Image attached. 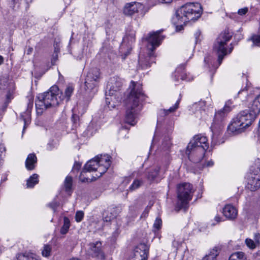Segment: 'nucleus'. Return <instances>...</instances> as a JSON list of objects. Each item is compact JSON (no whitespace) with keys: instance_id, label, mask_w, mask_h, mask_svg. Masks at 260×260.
<instances>
[{"instance_id":"obj_1","label":"nucleus","mask_w":260,"mask_h":260,"mask_svg":"<svg viewBox=\"0 0 260 260\" xmlns=\"http://www.w3.org/2000/svg\"><path fill=\"white\" fill-rule=\"evenodd\" d=\"M144 98L145 94L142 90V85L132 81L123 100V103L126 107L125 122L131 125L136 124V114L141 109V103Z\"/></svg>"},{"instance_id":"obj_2","label":"nucleus","mask_w":260,"mask_h":260,"mask_svg":"<svg viewBox=\"0 0 260 260\" xmlns=\"http://www.w3.org/2000/svg\"><path fill=\"white\" fill-rule=\"evenodd\" d=\"M203 12L202 6L199 3H187L176 10L172 18V23L175 26L176 31H180L183 29L186 22L189 20H196L199 18Z\"/></svg>"},{"instance_id":"obj_3","label":"nucleus","mask_w":260,"mask_h":260,"mask_svg":"<svg viewBox=\"0 0 260 260\" xmlns=\"http://www.w3.org/2000/svg\"><path fill=\"white\" fill-rule=\"evenodd\" d=\"M208 148L207 137L198 135L195 136L188 144L186 153L190 160L194 163L198 164L202 161Z\"/></svg>"},{"instance_id":"obj_4","label":"nucleus","mask_w":260,"mask_h":260,"mask_svg":"<svg viewBox=\"0 0 260 260\" xmlns=\"http://www.w3.org/2000/svg\"><path fill=\"white\" fill-rule=\"evenodd\" d=\"M59 90L57 86H52L49 90L37 96L36 106L37 108L47 109L51 106H56L60 103Z\"/></svg>"},{"instance_id":"obj_5","label":"nucleus","mask_w":260,"mask_h":260,"mask_svg":"<svg viewBox=\"0 0 260 260\" xmlns=\"http://www.w3.org/2000/svg\"><path fill=\"white\" fill-rule=\"evenodd\" d=\"M194 191L193 185L189 183H183L178 185V201L175 208L176 211L186 207L189 202L191 200Z\"/></svg>"},{"instance_id":"obj_6","label":"nucleus","mask_w":260,"mask_h":260,"mask_svg":"<svg viewBox=\"0 0 260 260\" xmlns=\"http://www.w3.org/2000/svg\"><path fill=\"white\" fill-rule=\"evenodd\" d=\"M232 37V34L229 30H225L221 32L216 39L214 45V50L218 55L219 65L221 64L224 57L228 54L226 47V43Z\"/></svg>"},{"instance_id":"obj_7","label":"nucleus","mask_w":260,"mask_h":260,"mask_svg":"<svg viewBox=\"0 0 260 260\" xmlns=\"http://www.w3.org/2000/svg\"><path fill=\"white\" fill-rule=\"evenodd\" d=\"M161 32V30H158L151 32L149 34V38H147V56H149L152 62H154L155 49L160 45L165 38L164 36L160 35Z\"/></svg>"},{"instance_id":"obj_8","label":"nucleus","mask_w":260,"mask_h":260,"mask_svg":"<svg viewBox=\"0 0 260 260\" xmlns=\"http://www.w3.org/2000/svg\"><path fill=\"white\" fill-rule=\"evenodd\" d=\"M232 104V101H228L225 103L224 108L215 113L214 122L211 126V129L214 134H216L222 128V120L226 114L231 110V106Z\"/></svg>"},{"instance_id":"obj_9","label":"nucleus","mask_w":260,"mask_h":260,"mask_svg":"<svg viewBox=\"0 0 260 260\" xmlns=\"http://www.w3.org/2000/svg\"><path fill=\"white\" fill-rule=\"evenodd\" d=\"M111 157L107 155H101L100 156H96V159L98 162L99 170L98 174H95V176L93 177V179L86 178V181H91L95 180L98 178L100 177L104 173H105L111 165Z\"/></svg>"},{"instance_id":"obj_10","label":"nucleus","mask_w":260,"mask_h":260,"mask_svg":"<svg viewBox=\"0 0 260 260\" xmlns=\"http://www.w3.org/2000/svg\"><path fill=\"white\" fill-rule=\"evenodd\" d=\"M99 77V73L97 70L87 74L84 83V89L87 92L90 93L92 91L95 92L96 91L95 87Z\"/></svg>"},{"instance_id":"obj_11","label":"nucleus","mask_w":260,"mask_h":260,"mask_svg":"<svg viewBox=\"0 0 260 260\" xmlns=\"http://www.w3.org/2000/svg\"><path fill=\"white\" fill-rule=\"evenodd\" d=\"M240 123L247 128L249 127L254 120L255 116L249 110H246L240 112L236 117Z\"/></svg>"},{"instance_id":"obj_12","label":"nucleus","mask_w":260,"mask_h":260,"mask_svg":"<svg viewBox=\"0 0 260 260\" xmlns=\"http://www.w3.org/2000/svg\"><path fill=\"white\" fill-rule=\"evenodd\" d=\"M245 128L243 125H242L235 117L233 119L230 124L229 125L228 131L229 134L235 135L241 133Z\"/></svg>"},{"instance_id":"obj_13","label":"nucleus","mask_w":260,"mask_h":260,"mask_svg":"<svg viewBox=\"0 0 260 260\" xmlns=\"http://www.w3.org/2000/svg\"><path fill=\"white\" fill-rule=\"evenodd\" d=\"M142 7L141 4L138 2H131L127 3L123 9V13L127 16H132L138 12L139 9Z\"/></svg>"},{"instance_id":"obj_14","label":"nucleus","mask_w":260,"mask_h":260,"mask_svg":"<svg viewBox=\"0 0 260 260\" xmlns=\"http://www.w3.org/2000/svg\"><path fill=\"white\" fill-rule=\"evenodd\" d=\"M90 248L91 254L93 256L96 257L101 259H104L105 255L102 248V243L97 241L90 244Z\"/></svg>"},{"instance_id":"obj_15","label":"nucleus","mask_w":260,"mask_h":260,"mask_svg":"<svg viewBox=\"0 0 260 260\" xmlns=\"http://www.w3.org/2000/svg\"><path fill=\"white\" fill-rule=\"evenodd\" d=\"M98 170H99V165L97 159H96V157L88 161L84 166V170L81 173L80 176V179L82 181H85V179H82V176L84 175V174L87 172H92L95 171L96 172V174H98Z\"/></svg>"},{"instance_id":"obj_16","label":"nucleus","mask_w":260,"mask_h":260,"mask_svg":"<svg viewBox=\"0 0 260 260\" xmlns=\"http://www.w3.org/2000/svg\"><path fill=\"white\" fill-rule=\"evenodd\" d=\"M109 86H110L109 94L112 96L121 89L122 86V80L120 78L113 77L111 79Z\"/></svg>"},{"instance_id":"obj_17","label":"nucleus","mask_w":260,"mask_h":260,"mask_svg":"<svg viewBox=\"0 0 260 260\" xmlns=\"http://www.w3.org/2000/svg\"><path fill=\"white\" fill-rule=\"evenodd\" d=\"M185 66L181 64L179 66L174 72V77L176 81H178L179 78L182 81H189L192 80V77H189L184 71Z\"/></svg>"},{"instance_id":"obj_18","label":"nucleus","mask_w":260,"mask_h":260,"mask_svg":"<svg viewBox=\"0 0 260 260\" xmlns=\"http://www.w3.org/2000/svg\"><path fill=\"white\" fill-rule=\"evenodd\" d=\"M246 187L252 191L257 190L260 187V177L249 175Z\"/></svg>"},{"instance_id":"obj_19","label":"nucleus","mask_w":260,"mask_h":260,"mask_svg":"<svg viewBox=\"0 0 260 260\" xmlns=\"http://www.w3.org/2000/svg\"><path fill=\"white\" fill-rule=\"evenodd\" d=\"M223 214L227 218L233 220L237 216V210L233 206L228 205L223 209Z\"/></svg>"},{"instance_id":"obj_20","label":"nucleus","mask_w":260,"mask_h":260,"mask_svg":"<svg viewBox=\"0 0 260 260\" xmlns=\"http://www.w3.org/2000/svg\"><path fill=\"white\" fill-rule=\"evenodd\" d=\"M74 90V88L73 85H68L64 89L63 93L59 91L58 98L60 102L63 100L68 102L70 100V97L72 95Z\"/></svg>"},{"instance_id":"obj_21","label":"nucleus","mask_w":260,"mask_h":260,"mask_svg":"<svg viewBox=\"0 0 260 260\" xmlns=\"http://www.w3.org/2000/svg\"><path fill=\"white\" fill-rule=\"evenodd\" d=\"M37 162V158L35 153L28 155L25 160V167L28 170H33L36 167Z\"/></svg>"},{"instance_id":"obj_22","label":"nucleus","mask_w":260,"mask_h":260,"mask_svg":"<svg viewBox=\"0 0 260 260\" xmlns=\"http://www.w3.org/2000/svg\"><path fill=\"white\" fill-rule=\"evenodd\" d=\"M160 168L158 166H155L153 168L150 169L148 172V175L147 176V181H149L150 183H152L154 181H157V178H158Z\"/></svg>"},{"instance_id":"obj_23","label":"nucleus","mask_w":260,"mask_h":260,"mask_svg":"<svg viewBox=\"0 0 260 260\" xmlns=\"http://www.w3.org/2000/svg\"><path fill=\"white\" fill-rule=\"evenodd\" d=\"M249 175L260 177V159L257 158L254 161L250 167Z\"/></svg>"},{"instance_id":"obj_24","label":"nucleus","mask_w":260,"mask_h":260,"mask_svg":"<svg viewBox=\"0 0 260 260\" xmlns=\"http://www.w3.org/2000/svg\"><path fill=\"white\" fill-rule=\"evenodd\" d=\"M251 109V113H254L255 117L256 115L260 113V94L253 100Z\"/></svg>"},{"instance_id":"obj_25","label":"nucleus","mask_w":260,"mask_h":260,"mask_svg":"<svg viewBox=\"0 0 260 260\" xmlns=\"http://www.w3.org/2000/svg\"><path fill=\"white\" fill-rule=\"evenodd\" d=\"M115 209H110V210L104 212L103 213V220L104 221L109 222L116 217V214L114 213Z\"/></svg>"},{"instance_id":"obj_26","label":"nucleus","mask_w":260,"mask_h":260,"mask_svg":"<svg viewBox=\"0 0 260 260\" xmlns=\"http://www.w3.org/2000/svg\"><path fill=\"white\" fill-rule=\"evenodd\" d=\"M136 253L141 257V260H145L146 258V246L145 244H139L136 248Z\"/></svg>"},{"instance_id":"obj_27","label":"nucleus","mask_w":260,"mask_h":260,"mask_svg":"<svg viewBox=\"0 0 260 260\" xmlns=\"http://www.w3.org/2000/svg\"><path fill=\"white\" fill-rule=\"evenodd\" d=\"M39 182V175L34 174L27 180L26 185L28 188H32Z\"/></svg>"},{"instance_id":"obj_28","label":"nucleus","mask_w":260,"mask_h":260,"mask_svg":"<svg viewBox=\"0 0 260 260\" xmlns=\"http://www.w3.org/2000/svg\"><path fill=\"white\" fill-rule=\"evenodd\" d=\"M219 254L218 249L217 247L213 248L203 258V260H216V257Z\"/></svg>"},{"instance_id":"obj_29","label":"nucleus","mask_w":260,"mask_h":260,"mask_svg":"<svg viewBox=\"0 0 260 260\" xmlns=\"http://www.w3.org/2000/svg\"><path fill=\"white\" fill-rule=\"evenodd\" d=\"M70 227V221L68 217H64L63 218V224L61 228L60 231V234L62 235L66 234L68 232Z\"/></svg>"},{"instance_id":"obj_30","label":"nucleus","mask_w":260,"mask_h":260,"mask_svg":"<svg viewBox=\"0 0 260 260\" xmlns=\"http://www.w3.org/2000/svg\"><path fill=\"white\" fill-rule=\"evenodd\" d=\"M246 257L243 252L238 251L231 255L229 260H246Z\"/></svg>"},{"instance_id":"obj_31","label":"nucleus","mask_w":260,"mask_h":260,"mask_svg":"<svg viewBox=\"0 0 260 260\" xmlns=\"http://www.w3.org/2000/svg\"><path fill=\"white\" fill-rule=\"evenodd\" d=\"M73 180L72 178L70 176H67L64 182V187L65 191L67 192H70L72 191Z\"/></svg>"},{"instance_id":"obj_32","label":"nucleus","mask_w":260,"mask_h":260,"mask_svg":"<svg viewBox=\"0 0 260 260\" xmlns=\"http://www.w3.org/2000/svg\"><path fill=\"white\" fill-rule=\"evenodd\" d=\"M17 260H39L37 257L32 254L25 255L20 254L17 257Z\"/></svg>"},{"instance_id":"obj_33","label":"nucleus","mask_w":260,"mask_h":260,"mask_svg":"<svg viewBox=\"0 0 260 260\" xmlns=\"http://www.w3.org/2000/svg\"><path fill=\"white\" fill-rule=\"evenodd\" d=\"M206 106V102L204 101H200L198 103H194L192 107V109H196L198 110H204Z\"/></svg>"},{"instance_id":"obj_34","label":"nucleus","mask_w":260,"mask_h":260,"mask_svg":"<svg viewBox=\"0 0 260 260\" xmlns=\"http://www.w3.org/2000/svg\"><path fill=\"white\" fill-rule=\"evenodd\" d=\"M143 184V182L138 179H136L134 180L132 184L129 186V190L131 191H133L137 188H138L140 186Z\"/></svg>"},{"instance_id":"obj_35","label":"nucleus","mask_w":260,"mask_h":260,"mask_svg":"<svg viewBox=\"0 0 260 260\" xmlns=\"http://www.w3.org/2000/svg\"><path fill=\"white\" fill-rule=\"evenodd\" d=\"M249 40L252 41L253 46L260 47V35H254L251 36Z\"/></svg>"},{"instance_id":"obj_36","label":"nucleus","mask_w":260,"mask_h":260,"mask_svg":"<svg viewBox=\"0 0 260 260\" xmlns=\"http://www.w3.org/2000/svg\"><path fill=\"white\" fill-rule=\"evenodd\" d=\"M135 40V33L132 31L129 34H126L125 37L123 38L124 42L127 41L128 42L133 43Z\"/></svg>"},{"instance_id":"obj_37","label":"nucleus","mask_w":260,"mask_h":260,"mask_svg":"<svg viewBox=\"0 0 260 260\" xmlns=\"http://www.w3.org/2000/svg\"><path fill=\"white\" fill-rule=\"evenodd\" d=\"M180 100H181V98H180L178 101L176 102V103H175V104L174 105V106H173V107H171L170 109H169L168 110H164V113L166 114V115H167L169 113H172V112H174L178 108V107H179V103H180Z\"/></svg>"},{"instance_id":"obj_38","label":"nucleus","mask_w":260,"mask_h":260,"mask_svg":"<svg viewBox=\"0 0 260 260\" xmlns=\"http://www.w3.org/2000/svg\"><path fill=\"white\" fill-rule=\"evenodd\" d=\"M51 250V247L49 245H45L44 246L43 249L42 251V255L44 256L48 257L50 255V252Z\"/></svg>"},{"instance_id":"obj_39","label":"nucleus","mask_w":260,"mask_h":260,"mask_svg":"<svg viewBox=\"0 0 260 260\" xmlns=\"http://www.w3.org/2000/svg\"><path fill=\"white\" fill-rule=\"evenodd\" d=\"M162 224V221L160 218L157 217L155 220V222L153 224V227L156 230H158L161 228Z\"/></svg>"},{"instance_id":"obj_40","label":"nucleus","mask_w":260,"mask_h":260,"mask_svg":"<svg viewBox=\"0 0 260 260\" xmlns=\"http://www.w3.org/2000/svg\"><path fill=\"white\" fill-rule=\"evenodd\" d=\"M84 215V214L83 211H77L75 215L76 221L78 222L81 221L83 218Z\"/></svg>"},{"instance_id":"obj_41","label":"nucleus","mask_w":260,"mask_h":260,"mask_svg":"<svg viewBox=\"0 0 260 260\" xmlns=\"http://www.w3.org/2000/svg\"><path fill=\"white\" fill-rule=\"evenodd\" d=\"M245 243L246 245L250 249H254L255 248V243L250 239H246L245 240Z\"/></svg>"},{"instance_id":"obj_42","label":"nucleus","mask_w":260,"mask_h":260,"mask_svg":"<svg viewBox=\"0 0 260 260\" xmlns=\"http://www.w3.org/2000/svg\"><path fill=\"white\" fill-rule=\"evenodd\" d=\"M59 206V203L55 200H53L52 202L48 204V206L52 209L54 211H55L56 209Z\"/></svg>"},{"instance_id":"obj_43","label":"nucleus","mask_w":260,"mask_h":260,"mask_svg":"<svg viewBox=\"0 0 260 260\" xmlns=\"http://www.w3.org/2000/svg\"><path fill=\"white\" fill-rule=\"evenodd\" d=\"M79 119V116L78 115L75 114L72 115V121H73L75 127H76Z\"/></svg>"},{"instance_id":"obj_44","label":"nucleus","mask_w":260,"mask_h":260,"mask_svg":"<svg viewBox=\"0 0 260 260\" xmlns=\"http://www.w3.org/2000/svg\"><path fill=\"white\" fill-rule=\"evenodd\" d=\"M248 11V9L247 7H245L244 8L240 9L238 10V13L240 15H245Z\"/></svg>"},{"instance_id":"obj_45","label":"nucleus","mask_w":260,"mask_h":260,"mask_svg":"<svg viewBox=\"0 0 260 260\" xmlns=\"http://www.w3.org/2000/svg\"><path fill=\"white\" fill-rule=\"evenodd\" d=\"M33 107V99L31 98H29L28 99V106L27 108L28 110L29 109H31Z\"/></svg>"},{"instance_id":"obj_46","label":"nucleus","mask_w":260,"mask_h":260,"mask_svg":"<svg viewBox=\"0 0 260 260\" xmlns=\"http://www.w3.org/2000/svg\"><path fill=\"white\" fill-rule=\"evenodd\" d=\"M147 1L149 2L150 7L154 6L157 3V0H147Z\"/></svg>"},{"instance_id":"obj_47","label":"nucleus","mask_w":260,"mask_h":260,"mask_svg":"<svg viewBox=\"0 0 260 260\" xmlns=\"http://www.w3.org/2000/svg\"><path fill=\"white\" fill-rule=\"evenodd\" d=\"M172 245L174 247V248H175L176 250H177L179 246V243L178 241L174 240L172 243Z\"/></svg>"},{"instance_id":"obj_48","label":"nucleus","mask_w":260,"mask_h":260,"mask_svg":"<svg viewBox=\"0 0 260 260\" xmlns=\"http://www.w3.org/2000/svg\"><path fill=\"white\" fill-rule=\"evenodd\" d=\"M213 165V162L212 160L208 161L207 164H203L202 168H204L205 167H210L212 166Z\"/></svg>"},{"instance_id":"obj_49","label":"nucleus","mask_w":260,"mask_h":260,"mask_svg":"<svg viewBox=\"0 0 260 260\" xmlns=\"http://www.w3.org/2000/svg\"><path fill=\"white\" fill-rule=\"evenodd\" d=\"M33 51V48L31 47H28L26 50V54L28 55L30 54Z\"/></svg>"},{"instance_id":"obj_50","label":"nucleus","mask_w":260,"mask_h":260,"mask_svg":"<svg viewBox=\"0 0 260 260\" xmlns=\"http://www.w3.org/2000/svg\"><path fill=\"white\" fill-rule=\"evenodd\" d=\"M12 94H11L10 92H8L7 94V100H9V102L11 100V99H12Z\"/></svg>"},{"instance_id":"obj_51","label":"nucleus","mask_w":260,"mask_h":260,"mask_svg":"<svg viewBox=\"0 0 260 260\" xmlns=\"http://www.w3.org/2000/svg\"><path fill=\"white\" fill-rule=\"evenodd\" d=\"M215 220L217 221V222H219L221 221V217L219 216H216L215 217Z\"/></svg>"},{"instance_id":"obj_52","label":"nucleus","mask_w":260,"mask_h":260,"mask_svg":"<svg viewBox=\"0 0 260 260\" xmlns=\"http://www.w3.org/2000/svg\"><path fill=\"white\" fill-rule=\"evenodd\" d=\"M47 149L49 150H51L52 149V147L50 143H49L47 146Z\"/></svg>"},{"instance_id":"obj_53","label":"nucleus","mask_w":260,"mask_h":260,"mask_svg":"<svg viewBox=\"0 0 260 260\" xmlns=\"http://www.w3.org/2000/svg\"><path fill=\"white\" fill-rule=\"evenodd\" d=\"M109 98H106V103L108 105V106L110 107L109 105H110V102L109 101Z\"/></svg>"},{"instance_id":"obj_54","label":"nucleus","mask_w":260,"mask_h":260,"mask_svg":"<svg viewBox=\"0 0 260 260\" xmlns=\"http://www.w3.org/2000/svg\"><path fill=\"white\" fill-rule=\"evenodd\" d=\"M4 58L3 57L0 55V65L3 63Z\"/></svg>"},{"instance_id":"obj_55","label":"nucleus","mask_w":260,"mask_h":260,"mask_svg":"<svg viewBox=\"0 0 260 260\" xmlns=\"http://www.w3.org/2000/svg\"><path fill=\"white\" fill-rule=\"evenodd\" d=\"M165 3H170L173 0H162Z\"/></svg>"},{"instance_id":"obj_56","label":"nucleus","mask_w":260,"mask_h":260,"mask_svg":"<svg viewBox=\"0 0 260 260\" xmlns=\"http://www.w3.org/2000/svg\"><path fill=\"white\" fill-rule=\"evenodd\" d=\"M231 47L230 48L229 50V53H231L233 49V47L232 46V44H231Z\"/></svg>"},{"instance_id":"obj_57","label":"nucleus","mask_w":260,"mask_h":260,"mask_svg":"<svg viewBox=\"0 0 260 260\" xmlns=\"http://www.w3.org/2000/svg\"><path fill=\"white\" fill-rule=\"evenodd\" d=\"M245 90H247V87H245L244 89L241 90L240 91H239L238 93H240L241 91H244Z\"/></svg>"},{"instance_id":"obj_58","label":"nucleus","mask_w":260,"mask_h":260,"mask_svg":"<svg viewBox=\"0 0 260 260\" xmlns=\"http://www.w3.org/2000/svg\"><path fill=\"white\" fill-rule=\"evenodd\" d=\"M14 2V3H18L19 2V0H12Z\"/></svg>"},{"instance_id":"obj_59","label":"nucleus","mask_w":260,"mask_h":260,"mask_svg":"<svg viewBox=\"0 0 260 260\" xmlns=\"http://www.w3.org/2000/svg\"><path fill=\"white\" fill-rule=\"evenodd\" d=\"M26 128V121H24V126H23V131L24 130V129Z\"/></svg>"},{"instance_id":"obj_60","label":"nucleus","mask_w":260,"mask_h":260,"mask_svg":"<svg viewBox=\"0 0 260 260\" xmlns=\"http://www.w3.org/2000/svg\"><path fill=\"white\" fill-rule=\"evenodd\" d=\"M70 260H80V259H78V258H73L71 259H70Z\"/></svg>"},{"instance_id":"obj_61","label":"nucleus","mask_w":260,"mask_h":260,"mask_svg":"<svg viewBox=\"0 0 260 260\" xmlns=\"http://www.w3.org/2000/svg\"><path fill=\"white\" fill-rule=\"evenodd\" d=\"M27 3H31L32 0H26Z\"/></svg>"},{"instance_id":"obj_62","label":"nucleus","mask_w":260,"mask_h":260,"mask_svg":"<svg viewBox=\"0 0 260 260\" xmlns=\"http://www.w3.org/2000/svg\"><path fill=\"white\" fill-rule=\"evenodd\" d=\"M2 248L0 247V253L2 252Z\"/></svg>"},{"instance_id":"obj_63","label":"nucleus","mask_w":260,"mask_h":260,"mask_svg":"<svg viewBox=\"0 0 260 260\" xmlns=\"http://www.w3.org/2000/svg\"><path fill=\"white\" fill-rule=\"evenodd\" d=\"M196 155H197V156H199V153L197 152Z\"/></svg>"},{"instance_id":"obj_64","label":"nucleus","mask_w":260,"mask_h":260,"mask_svg":"<svg viewBox=\"0 0 260 260\" xmlns=\"http://www.w3.org/2000/svg\"><path fill=\"white\" fill-rule=\"evenodd\" d=\"M115 105H112L111 107H114Z\"/></svg>"}]
</instances>
